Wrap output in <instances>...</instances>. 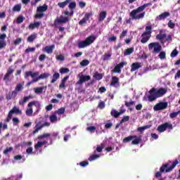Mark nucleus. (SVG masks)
<instances>
[{
	"instance_id": "f257e3e1",
	"label": "nucleus",
	"mask_w": 180,
	"mask_h": 180,
	"mask_svg": "<svg viewBox=\"0 0 180 180\" xmlns=\"http://www.w3.org/2000/svg\"><path fill=\"white\" fill-rule=\"evenodd\" d=\"M153 4L151 3H147L143 4V6H141L138 7L136 9H134L131 11V12L129 13L130 18L129 19H126L125 22L127 25H129L131 23V20H137L139 19H143L144 16L146 15V12H143L146 8H148V6H151ZM140 12H143L141 13ZM137 13H140L139 15H137Z\"/></svg>"
},
{
	"instance_id": "f03ea898",
	"label": "nucleus",
	"mask_w": 180,
	"mask_h": 180,
	"mask_svg": "<svg viewBox=\"0 0 180 180\" xmlns=\"http://www.w3.org/2000/svg\"><path fill=\"white\" fill-rule=\"evenodd\" d=\"M24 77L25 79L29 78V77H32L34 78L32 79V82H37L39 79H46V78H49V77H50V73L44 72L39 76V72H33L32 71H27L25 72ZM35 77H37L34 78Z\"/></svg>"
},
{
	"instance_id": "7ed1b4c3",
	"label": "nucleus",
	"mask_w": 180,
	"mask_h": 180,
	"mask_svg": "<svg viewBox=\"0 0 180 180\" xmlns=\"http://www.w3.org/2000/svg\"><path fill=\"white\" fill-rule=\"evenodd\" d=\"M67 5H68V8L70 10V12H69V16L72 18V16H74V9L77 8V2L72 1V0H65V1L58 3V6L62 9H64Z\"/></svg>"
},
{
	"instance_id": "20e7f679",
	"label": "nucleus",
	"mask_w": 180,
	"mask_h": 180,
	"mask_svg": "<svg viewBox=\"0 0 180 180\" xmlns=\"http://www.w3.org/2000/svg\"><path fill=\"white\" fill-rule=\"evenodd\" d=\"M178 160H175L172 164V166H170L169 167H168V163H166L165 165H163L160 169V172H157L155 174V176L156 178H160V176H161V172H164V171H165V172H171V171H172V169H174V168H175L176 165H178Z\"/></svg>"
},
{
	"instance_id": "39448f33",
	"label": "nucleus",
	"mask_w": 180,
	"mask_h": 180,
	"mask_svg": "<svg viewBox=\"0 0 180 180\" xmlns=\"http://www.w3.org/2000/svg\"><path fill=\"white\" fill-rule=\"evenodd\" d=\"M151 33H153V26L148 25L145 28V32L141 36V43L146 44L151 39Z\"/></svg>"
},
{
	"instance_id": "423d86ee",
	"label": "nucleus",
	"mask_w": 180,
	"mask_h": 180,
	"mask_svg": "<svg viewBox=\"0 0 180 180\" xmlns=\"http://www.w3.org/2000/svg\"><path fill=\"white\" fill-rule=\"evenodd\" d=\"M63 13L65 17L60 15L59 18H56L53 22L54 26H58V25H64L71 20V18L69 17L70 11H65Z\"/></svg>"
},
{
	"instance_id": "0eeeda50",
	"label": "nucleus",
	"mask_w": 180,
	"mask_h": 180,
	"mask_svg": "<svg viewBox=\"0 0 180 180\" xmlns=\"http://www.w3.org/2000/svg\"><path fill=\"white\" fill-rule=\"evenodd\" d=\"M96 40V37L91 35L86 38L84 41H80L77 44L78 49H85L88 46H91L94 41Z\"/></svg>"
},
{
	"instance_id": "6e6552de",
	"label": "nucleus",
	"mask_w": 180,
	"mask_h": 180,
	"mask_svg": "<svg viewBox=\"0 0 180 180\" xmlns=\"http://www.w3.org/2000/svg\"><path fill=\"white\" fill-rule=\"evenodd\" d=\"M32 106H35L37 108V109H40V103L39 101H33L30 102L27 104V109L25 110V115L26 116H32L33 115V108H32Z\"/></svg>"
},
{
	"instance_id": "1a4fd4ad",
	"label": "nucleus",
	"mask_w": 180,
	"mask_h": 180,
	"mask_svg": "<svg viewBox=\"0 0 180 180\" xmlns=\"http://www.w3.org/2000/svg\"><path fill=\"white\" fill-rule=\"evenodd\" d=\"M13 115H22V110L19 109V108L14 106L8 114L6 122H9L12 120Z\"/></svg>"
},
{
	"instance_id": "9d476101",
	"label": "nucleus",
	"mask_w": 180,
	"mask_h": 180,
	"mask_svg": "<svg viewBox=\"0 0 180 180\" xmlns=\"http://www.w3.org/2000/svg\"><path fill=\"white\" fill-rule=\"evenodd\" d=\"M148 49L149 50H153V49L155 53H160L162 50V46L158 42H152L148 44Z\"/></svg>"
},
{
	"instance_id": "9b49d317",
	"label": "nucleus",
	"mask_w": 180,
	"mask_h": 180,
	"mask_svg": "<svg viewBox=\"0 0 180 180\" xmlns=\"http://www.w3.org/2000/svg\"><path fill=\"white\" fill-rule=\"evenodd\" d=\"M167 129H169L170 130H172L174 127H172V124H169V122H165L161 125H159L157 130L160 133H164Z\"/></svg>"
},
{
	"instance_id": "f8f14e48",
	"label": "nucleus",
	"mask_w": 180,
	"mask_h": 180,
	"mask_svg": "<svg viewBox=\"0 0 180 180\" xmlns=\"http://www.w3.org/2000/svg\"><path fill=\"white\" fill-rule=\"evenodd\" d=\"M79 80L76 82V85H82V84L89 81L91 79V76L89 75H84L79 74Z\"/></svg>"
},
{
	"instance_id": "ddd939ff",
	"label": "nucleus",
	"mask_w": 180,
	"mask_h": 180,
	"mask_svg": "<svg viewBox=\"0 0 180 180\" xmlns=\"http://www.w3.org/2000/svg\"><path fill=\"white\" fill-rule=\"evenodd\" d=\"M168 108V103L167 102H160L157 103L153 107V110L158 112V110H164V109H167Z\"/></svg>"
},
{
	"instance_id": "4468645a",
	"label": "nucleus",
	"mask_w": 180,
	"mask_h": 180,
	"mask_svg": "<svg viewBox=\"0 0 180 180\" xmlns=\"http://www.w3.org/2000/svg\"><path fill=\"white\" fill-rule=\"evenodd\" d=\"M13 72H15V70L9 68L7 70L6 73L4 75V77L3 78V81H4L6 82V84H8V82H10L11 81V76L12 75V74H13Z\"/></svg>"
},
{
	"instance_id": "2eb2a0df",
	"label": "nucleus",
	"mask_w": 180,
	"mask_h": 180,
	"mask_svg": "<svg viewBox=\"0 0 180 180\" xmlns=\"http://www.w3.org/2000/svg\"><path fill=\"white\" fill-rule=\"evenodd\" d=\"M157 92L155 91V88H153L149 91V95L148 96V101L149 102H154L157 99Z\"/></svg>"
},
{
	"instance_id": "dca6fc26",
	"label": "nucleus",
	"mask_w": 180,
	"mask_h": 180,
	"mask_svg": "<svg viewBox=\"0 0 180 180\" xmlns=\"http://www.w3.org/2000/svg\"><path fill=\"white\" fill-rule=\"evenodd\" d=\"M35 127H34V130L32 131L33 134H36L37 133H39L40 130L43 129V121H36L35 122Z\"/></svg>"
},
{
	"instance_id": "f3484780",
	"label": "nucleus",
	"mask_w": 180,
	"mask_h": 180,
	"mask_svg": "<svg viewBox=\"0 0 180 180\" xmlns=\"http://www.w3.org/2000/svg\"><path fill=\"white\" fill-rule=\"evenodd\" d=\"M110 86H114V88H119V86H120V84L119 83V77L116 76L112 77V80Z\"/></svg>"
},
{
	"instance_id": "a211bd4d",
	"label": "nucleus",
	"mask_w": 180,
	"mask_h": 180,
	"mask_svg": "<svg viewBox=\"0 0 180 180\" xmlns=\"http://www.w3.org/2000/svg\"><path fill=\"white\" fill-rule=\"evenodd\" d=\"M6 39V34H0V50L1 49H4V47H6V41L5 39Z\"/></svg>"
},
{
	"instance_id": "6ab92c4d",
	"label": "nucleus",
	"mask_w": 180,
	"mask_h": 180,
	"mask_svg": "<svg viewBox=\"0 0 180 180\" xmlns=\"http://www.w3.org/2000/svg\"><path fill=\"white\" fill-rule=\"evenodd\" d=\"M155 91H156V96H158V98H161L164 96V95H165L167 92H168V90L165 88H160L159 89H155Z\"/></svg>"
},
{
	"instance_id": "aec40b11",
	"label": "nucleus",
	"mask_w": 180,
	"mask_h": 180,
	"mask_svg": "<svg viewBox=\"0 0 180 180\" xmlns=\"http://www.w3.org/2000/svg\"><path fill=\"white\" fill-rule=\"evenodd\" d=\"M169 16H171V13L169 12H164L157 16L155 20H165V19H167V18Z\"/></svg>"
},
{
	"instance_id": "412c9836",
	"label": "nucleus",
	"mask_w": 180,
	"mask_h": 180,
	"mask_svg": "<svg viewBox=\"0 0 180 180\" xmlns=\"http://www.w3.org/2000/svg\"><path fill=\"white\" fill-rule=\"evenodd\" d=\"M54 49H56V45L52 44L51 46H46L43 49V51H45L46 53H47V54H51L54 50Z\"/></svg>"
},
{
	"instance_id": "4be33fe9",
	"label": "nucleus",
	"mask_w": 180,
	"mask_h": 180,
	"mask_svg": "<svg viewBox=\"0 0 180 180\" xmlns=\"http://www.w3.org/2000/svg\"><path fill=\"white\" fill-rule=\"evenodd\" d=\"M15 96H18V92L16 90H14L11 93L9 92L6 95V99H7V101H11V99H15Z\"/></svg>"
},
{
	"instance_id": "5701e85b",
	"label": "nucleus",
	"mask_w": 180,
	"mask_h": 180,
	"mask_svg": "<svg viewBox=\"0 0 180 180\" xmlns=\"http://www.w3.org/2000/svg\"><path fill=\"white\" fill-rule=\"evenodd\" d=\"M33 95H29L28 96H25L22 100L19 101V105L20 106H23L26 102L29 101V99H33Z\"/></svg>"
},
{
	"instance_id": "b1692460",
	"label": "nucleus",
	"mask_w": 180,
	"mask_h": 180,
	"mask_svg": "<svg viewBox=\"0 0 180 180\" xmlns=\"http://www.w3.org/2000/svg\"><path fill=\"white\" fill-rule=\"evenodd\" d=\"M139 68H141V63H134L131 65V72H134V71Z\"/></svg>"
},
{
	"instance_id": "393cba45",
	"label": "nucleus",
	"mask_w": 180,
	"mask_h": 180,
	"mask_svg": "<svg viewBox=\"0 0 180 180\" xmlns=\"http://www.w3.org/2000/svg\"><path fill=\"white\" fill-rule=\"evenodd\" d=\"M162 30L160 31V34H158L156 36V39L157 40H159V41H160L161 43H164L162 42V40H164V39H167V34H162Z\"/></svg>"
},
{
	"instance_id": "a878e982",
	"label": "nucleus",
	"mask_w": 180,
	"mask_h": 180,
	"mask_svg": "<svg viewBox=\"0 0 180 180\" xmlns=\"http://www.w3.org/2000/svg\"><path fill=\"white\" fill-rule=\"evenodd\" d=\"M47 9H49V6H47L46 4H44L43 6H40L37 7V12H39L41 13H44V12H46V11H47Z\"/></svg>"
},
{
	"instance_id": "bb28decb",
	"label": "nucleus",
	"mask_w": 180,
	"mask_h": 180,
	"mask_svg": "<svg viewBox=\"0 0 180 180\" xmlns=\"http://www.w3.org/2000/svg\"><path fill=\"white\" fill-rule=\"evenodd\" d=\"M40 22H35L34 23H30L28 26V29H30L31 30H33L34 29H37L40 27Z\"/></svg>"
},
{
	"instance_id": "cd10ccee",
	"label": "nucleus",
	"mask_w": 180,
	"mask_h": 180,
	"mask_svg": "<svg viewBox=\"0 0 180 180\" xmlns=\"http://www.w3.org/2000/svg\"><path fill=\"white\" fill-rule=\"evenodd\" d=\"M36 39H37V34L34 33L27 37V41H28V43H33Z\"/></svg>"
},
{
	"instance_id": "c85d7f7f",
	"label": "nucleus",
	"mask_w": 180,
	"mask_h": 180,
	"mask_svg": "<svg viewBox=\"0 0 180 180\" xmlns=\"http://www.w3.org/2000/svg\"><path fill=\"white\" fill-rule=\"evenodd\" d=\"M103 75H104L103 73H98V72H95L93 75V78H94V79H96L97 81H101V79L103 78Z\"/></svg>"
},
{
	"instance_id": "c756f323",
	"label": "nucleus",
	"mask_w": 180,
	"mask_h": 180,
	"mask_svg": "<svg viewBox=\"0 0 180 180\" xmlns=\"http://www.w3.org/2000/svg\"><path fill=\"white\" fill-rule=\"evenodd\" d=\"M60 78V73L55 72L52 76V79L51 80V84H54Z\"/></svg>"
},
{
	"instance_id": "7c9ffc66",
	"label": "nucleus",
	"mask_w": 180,
	"mask_h": 180,
	"mask_svg": "<svg viewBox=\"0 0 180 180\" xmlns=\"http://www.w3.org/2000/svg\"><path fill=\"white\" fill-rule=\"evenodd\" d=\"M47 143V141H38L37 143V144L34 145V148L35 150L37 151V150H39V148L43 147V146H44V144H46Z\"/></svg>"
},
{
	"instance_id": "2f4dec72",
	"label": "nucleus",
	"mask_w": 180,
	"mask_h": 180,
	"mask_svg": "<svg viewBox=\"0 0 180 180\" xmlns=\"http://www.w3.org/2000/svg\"><path fill=\"white\" fill-rule=\"evenodd\" d=\"M106 18V11H101L99 14L98 20L99 22H102L105 20V18Z\"/></svg>"
},
{
	"instance_id": "473e14b6",
	"label": "nucleus",
	"mask_w": 180,
	"mask_h": 180,
	"mask_svg": "<svg viewBox=\"0 0 180 180\" xmlns=\"http://www.w3.org/2000/svg\"><path fill=\"white\" fill-rule=\"evenodd\" d=\"M22 11V4H16L13 8V12H20Z\"/></svg>"
},
{
	"instance_id": "72a5a7b5",
	"label": "nucleus",
	"mask_w": 180,
	"mask_h": 180,
	"mask_svg": "<svg viewBox=\"0 0 180 180\" xmlns=\"http://www.w3.org/2000/svg\"><path fill=\"white\" fill-rule=\"evenodd\" d=\"M134 139H136V136H129L127 137H125L122 143H129V141H131V140H133Z\"/></svg>"
},
{
	"instance_id": "f704fd0d",
	"label": "nucleus",
	"mask_w": 180,
	"mask_h": 180,
	"mask_svg": "<svg viewBox=\"0 0 180 180\" xmlns=\"http://www.w3.org/2000/svg\"><path fill=\"white\" fill-rule=\"evenodd\" d=\"M140 141H141V138L137 137V136H136V138H134L131 141V144L137 146V144H140Z\"/></svg>"
},
{
	"instance_id": "c9c22d12",
	"label": "nucleus",
	"mask_w": 180,
	"mask_h": 180,
	"mask_svg": "<svg viewBox=\"0 0 180 180\" xmlns=\"http://www.w3.org/2000/svg\"><path fill=\"white\" fill-rule=\"evenodd\" d=\"M134 52V48H128L125 50L124 54V56H130L132 53Z\"/></svg>"
},
{
	"instance_id": "e433bc0d",
	"label": "nucleus",
	"mask_w": 180,
	"mask_h": 180,
	"mask_svg": "<svg viewBox=\"0 0 180 180\" xmlns=\"http://www.w3.org/2000/svg\"><path fill=\"white\" fill-rule=\"evenodd\" d=\"M110 115L113 117H115V119H117V117H119V116H120L119 114V112H117V110H112Z\"/></svg>"
},
{
	"instance_id": "4c0bfd02",
	"label": "nucleus",
	"mask_w": 180,
	"mask_h": 180,
	"mask_svg": "<svg viewBox=\"0 0 180 180\" xmlns=\"http://www.w3.org/2000/svg\"><path fill=\"white\" fill-rule=\"evenodd\" d=\"M14 91H16L17 92H21V91H23V85L20 83L18 84Z\"/></svg>"
},
{
	"instance_id": "58836bf2",
	"label": "nucleus",
	"mask_w": 180,
	"mask_h": 180,
	"mask_svg": "<svg viewBox=\"0 0 180 180\" xmlns=\"http://www.w3.org/2000/svg\"><path fill=\"white\" fill-rule=\"evenodd\" d=\"M151 127V125H146L143 127H139L137 129L138 131H140L141 133L144 131V130H147V129H150Z\"/></svg>"
},
{
	"instance_id": "ea45409f",
	"label": "nucleus",
	"mask_w": 180,
	"mask_h": 180,
	"mask_svg": "<svg viewBox=\"0 0 180 180\" xmlns=\"http://www.w3.org/2000/svg\"><path fill=\"white\" fill-rule=\"evenodd\" d=\"M59 72L60 74H67V73L70 72V69H68V68H61L59 70Z\"/></svg>"
},
{
	"instance_id": "a19ab883",
	"label": "nucleus",
	"mask_w": 180,
	"mask_h": 180,
	"mask_svg": "<svg viewBox=\"0 0 180 180\" xmlns=\"http://www.w3.org/2000/svg\"><path fill=\"white\" fill-rule=\"evenodd\" d=\"M23 20H25V17H23V15H19L17 18L16 23H18V25H20V23H23Z\"/></svg>"
},
{
	"instance_id": "79ce46f5",
	"label": "nucleus",
	"mask_w": 180,
	"mask_h": 180,
	"mask_svg": "<svg viewBox=\"0 0 180 180\" xmlns=\"http://www.w3.org/2000/svg\"><path fill=\"white\" fill-rule=\"evenodd\" d=\"M105 148V144L101 143L100 146H98L96 148L97 153H102L103 151V149Z\"/></svg>"
},
{
	"instance_id": "37998d69",
	"label": "nucleus",
	"mask_w": 180,
	"mask_h": 180,
	"mask_svg": "<svg viewBox=\"0 0 180 180\" xmlns=\"http://www.w3.org/2000/svg\"><path fill=\"white\" fill-rule=\"evenodd\" d=\"M110 57H112V53H105L103 56V60L108 61V60H110Z\"/></svg>"
},
{
	"instance_id": "c03bdc74",
	"label": "nucleus",
	"mask_w": 180,
	"mask_h": 180,
	"mask_svg": "<svg viewBox=\"0 0 180 180\" xmlns=\"http://www.w3.org/2000/svg\"><path fill=\"white\" fill-rule=\"evenodd\" d=\"M2 129L6 130L8 129V124H3L0 122V134L2 133Z\"/></svg>"
},
{
	"instance_id": "a18cd8bd",
	"label": "nucleus",
	"mask_w": 180,
	"mask_h": 180,
	"mask_svg": "<svg viewBox=\"0 0 180 180\" xmlns=\"http://www.w3.org/2000/svg\"><path fill=\"white\" fill-rule=\"evenodd\" d=\"M49 120L51 123H54V122H57V115L53 114L49 117Z\"/></svg>"
},
{
	"instance_id": "49530a36",
	"label": "nucleus",
	"mask_w": 180,
	"mask_h": 180,
	"mask_svg": "<svg viewBox=\"0 0 180 180\" xmlns=\"http://www.w3.org/2000/svg\"><path fill=\"white\" fill-rule=\"evenodd\" d=\"M81 67H86V65H89V60L84 59L80 62Z\"/></svg>"
},
{
	"instance_id": "de8ad7c7",
	"label": "nucleus",
	"mask_w": 180,
	"mask_h": 180,
	"mask_svg": "<svg viewBox=\"0 0 180 180\" xmlns=\"http://www.w3.org/2000/svg\"><path fill=\"white\" fill-rule=\"evenodd\" d=\"M99 155H91L89 158V161H95V160H98V158H99Z\"/></svg>"
},
{
	"instance_id": "09e8293b",
	"label": "nucleus",
	"mask_w": 180,
	"mask_h": 180,
	"mask_svg": "<svg viewBox=\"0 0 180 180\" xmlns=\"http://www.w3.org/2000/svg\"><path fill=\"white\" fill-rule=\"evenodd\" d=\"M129 120H130V117L129 115L124 116L123 118L120 121V124H122L126 122H129Z\"/></svg>"
},
{
	"instance_id": "8fccbe9b",
	"label": "nucleus",
	"mask_w": 180,
	"mask_h": 180,
	"mask_svg": "<svg viewBox=\"0 0 180 180\" xmlns=\"http://www.w3.org/2000/svg\"><path fill=\"white\" fill-rule=\"evenodd\" d=\"M179 52L178 50H176V49H174L171 54H170V57H172V58H174V57H176V56H178Z\"/></svg>"
},
{
	"instance_id": "3c124183",
	"label": "nucleus",
	"mask_w": 180,
	"mask_h": 180,
	"mask_svg": "<svg viewBox=\"0 0 180 180\" xmlns=\"http://www.w3.org/2000/svg\"><path fill=\"white\" fill-rule=\"evenodd\" d=\"M50 136H51V134H44L42 135H39L38 136V139L41 140L43 139H47V137H50Z\"/></svg>"
},
{
	"instance_id": "603ef678",
	"label": "nucleus",
	"mask_w": 180,
	"mask_h": 180,
	"mask_svg": "<svg viewBox=\"0 0 180 180\" xmlns=\"http://www.w3.org/2000/svg\"><path fill=\"white\" fill-rule=\"evenodd\" d=\"M112 72H115L117 74H120L122 72V69H120V67L117 66V65L112 70Z\"/></svg>"
},
{
	"instance_id": "864d4df0",
	"label": "nucleus",
	"mask_w": 180,
	"mask_h": 180,
	"mask_svg": "<svg viewBox=\"0 0 180 180\" xmlns=\"http://www.w3.org/2000/svg\"><path fill=\"white\" fill-rule=\"evenodd\" d=\"M43 16H44V13H37L34 15V18L35 19H41V18H43Z\"/></svg>"
},
{
	"instance_id": "5fc2aeb1",
	"label": "nucleus",
	"mask_w": 180,
	"mask_h": 180,
	"mask_svg": "<svg viewBox=\"0 0 180 180\" xmlns=\"http://www.w3.org/2000/svg\"><path fill=\"white\" fill-rule=\"evenodd\" d=\"M178 115H179V111L171 112L169 114V117L171 119H174V117H176L178 116Z\"/></svg>"
},
{
	"instance_id": "6e6d98bb",
	"label": "nucleus",
	"mask_w": 180,
	"mask_h": 180,
	"mask_svg": "<svg viewBox=\"0 0 180 180\" xmlns=\"http://www.w3.org/2000/svg\"><path fill=\"white\" fill-rule=\"evenodd\" d=\"M20 123V120L18 117H13V126H18Z\"/></svg>"
},
{
	"instance_id": "4d7b16f0",
	"label": "nucleus",
	"mask_w": 180,
	"mask_h": 180,
	"mask_svg": "<svg viewBox=\"0 0 180 180\" xmlns=\"http://www.w3.org/2000/svg\"><path fill=\"white\" fill-rule=\"evenodd\" d=\"M65 112V108H60L57 111H56V113H58V115H64Z\"/></svg>"
},
{
	"instance_id": "13d9d810",
	"label": "nucleus",
	"mask_w": 180,
	"mask_h": 180,
	"mask_svg": "<svg viewBox=\"0 0 180 180\" xmlns=\"http://www.w3.org/2000/svg\"><path fill=\"white\" fill-rule=\"evenodd\" d=\"M165 57H167V53H165V51H162L160 53L159 58H160V60H164Z\"/></svg>"
},
{
	"instance_id": "bf43d9fd",
	"label": "nucleus",
	"mask_w": 180,
	"mask_h": 180,
	"mask_svg": "<svg viewBox=\"0 0 180 180\" xmlns=\"http://www.w3.org/2000/svg\"><path fill=\"white\" fill-rule=\"evenodd\" d=\"M11 151H13V147L6 148L3 153L6 155V154H8V153H11Z\"/></svg>"
},
{
	"instance_id": "052dcab7",
	"label": "nucleus",
	"mask_w": 180,
	"mask_h": 180,
	"mask_svg": "<svg viewBox=\"0 0 180 180\" xmlns=\"http://www.w3.org/2000/svg\"><path fill=\"white\" fill-rule=\"evenodd\" d=\"M134 103H136V102L133 101H131L129 102L125 101V106H127V108H130V106H133Z\"/></svg>"
},
{
	"instance_id": "680f3d73",
	"label": "nucleus",
	"mask_w": 180,
	"mask_h": 180,
	"mask_svg": "<svg viewBox=\"0 0 180 180\" xmlns=\"http://www.w3.org/2000/svg\"><path fill=\"white\" fill-rule=\"evenodd\" d=\"M167 26L170 29H174V27H175V23H174L172 20H170L167 23Z\"/></svg>"
},
{
	"instance_id": "e2e57ef3",
	"label": "nucleus",
	"mask_w": 180,
	"mask_h": 180,
	"mask_svg": "<svg viewBox=\"0 0 180 180\" xmlns=\"http://www.w3.org/2000/svg\"><path fill=\"white\" fill-rule=\"evenodd\" d=\"M80 167H82L84 168V167H86V165H89V162L88 161H82L79 162Z\"/></svg>"
},
{
	"instance_id": "0e129e2a",
	"label": "nucleus",
	"mask_w": 180,
	"mask_h": 180,
	"mask_svg": "<svg viewBox=\"0 0 180 180\" xmlns=\"http://www.w3.org/2000/svg\"><path fill=\"white\" fill-rule=\"evenodd\" d=\"M26 153L28 155L30 154H36L35 153L33 152V148L32 147H29L27 150H26Z\"/></svg>"
},
{
	"instance_id": "69168bd1",
	"label": "nucleus",
	"mask_w": 180,
	"mask_h": 180,
	"mask_svg": "<svg viewBox=\"0 0 180 180\" xmlns=\"http://www.w3.org/2000/svg\"><path fill=\"white\" fill-rule=\"evenodd\" d=\"M34 51H36V48H34V47H32V48L28 47L27 49H25L26 53H30V52H34Z\"/></svg>"
},
{
	"instance_id": "338daca9",
	"label": "nucleus",
	"mask_w": 180,
	"mask_h": 180,
	"mask_svg": "<svg viewBox=\"0 0 180 180\" xmlns=\"http://www.w3.org/2000/svg\"><path fill=\"white\" fill-rule=\"evenodd\" d=\"M98 108H99V109H105V102L101 101L98 105Z\"/></svg>"
},
{
	"instance_id": "774afa93",
	"label": "nucleus",
	"mask_w": 180,
	"mask_h": 180,
	"mask_svg": "<svg viewBox=\"0 0 180 180\" xmlns=\"http://www.w3.org/2000/svg\"><path fill=\"white\" fill-rule=\"evenodd\" d=\"M35 94H43V87H38L35 89Z\"/></svg>"
}]
</instances>
